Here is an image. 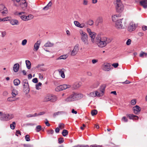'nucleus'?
<instances>
[{
  "label": "nucleus",
  "mask_w": 147,
  "mask_h": 147,
  "mask_svg": "<svg viewBox=\"0 0 147 147\" xmlns=\"http://www.w3.org/2000/svg\"><path fill=\"white\" fill-rule=\"evenodd\" d=\"M105 90V88L102 89V90L100 92H98L97 91H95V94L96 95V96L99 97L102 96L103 95L104 92Z\"/></svg>",
  "instance_id": "nucleus-19"
},
{
  "label": "nucleus",
  "mask_w": 147,
  "mask_h": 147,
  "mask_svg": "<svg viewBox=\"0 0 147 147\" xmlns=\"http://www.w3.org/2000/svg\"><path fill=\"white\" fill-rule=\"evenodd\" d=\"M116 10L119 12H122L124 9L123 5L121 0H116L115 3Z\"/></svg>",
  "instance_id": "nucleus-7"
},
{
  "label": "nucleus",
  "mask_w": 147,
  "mask_h": 147,
  "mask_svg": "<svg viewBox=\"0 0 147 147\" xmlns=\"http://www.w3.org/2000/svg\"><path fill=\"white\" fill-rule=\"evenodd\" d=\"M118 16L117 15H115L112 16V20L113 22H116V21L119 20Z\"/></svg>",
  "instance_id": "nucleus-26"
},
{
  "label": "nucleus",
  "mask_w": 147,
  "mask_h": 147,
  "mask_svg": "<svg viewBox=\"0 0 147 147\" xmlns=\"http://www.w3.org/2000/svg\"><path fill=\"white\" fill-rule=\"evenodd\" d=\"M79 50V45L76 44L74 47V48L71 52V56H74L78 53Z\"/></svg>",
  "instance_id": "nucleus-12"
},
{
  "label": "nucleus",
  "mask_w": 147,
  "mask_h": 147,
  "mask_svg": "<svg viewBox=\"0 0 147 147\" xmlns=\"http://www.w3.org/2000/svg\"><path fill=\"white\" fill-rule=\"evenodd\" d=\"M121 83L123 84H129L130 83V82H129V81L127 80L125 82H121Z\"/></svg>",
  "instance_id": "nucleus-63"
},
{
  "label": "nucleus",
  "mask_w": 147,
  "mask_h": 147,
  "mask_svg": "<svg viewBox=\"0 0 147 147\" xmlns=\"http://www.w3.org/2000/svg\"><path fill=\"white\" fill-rule=\"evenodd\" d=\"M64 127V124L63 123H60L59 124V128L62 129Z\"/></svg>",
  "instance_id": "nucleus-46"
},
{
  "label": "nucleus",
  "mask_w": 147,
  "mask_h": 147,
  "mask_svg": "<svg viewBox=\"0 0 147 147\" xmlns=\"http://www.w3.org/2000/svg\"><path fill=\"white\" fill-rule=\"evenodd\" d=\"M63 136H65L67 135L68 134V132L67 130L66 129H63L62 133Z\"/></svg>",
  "instance_id": "nucleus-37"
},
{
  "label": "nucleus",
  "mask_w": 147,
  "mask_h": 147,
  "mask_svg": "<svg viewBox=\"0 0 147 147\" xmlns=\"http://www.w3.org/2000/svg\"><path fill=\"white\" fill-rule=\"evenodd\" d=\"M119 65L118 63H114L112 64V65L115 68L117 67Z\"/></svg>",
  "instance_id": "nucleus-60"
},
{
  "label": "nucleus",
  "mask_w": 147,
  "mask_h": 147,
  "mask_svg": "<svg viewBox=\"0 0 147 147\" xmlns=\"http://www.w3.org/2000/svg\"><path fill=\"white\" fill-rule=\"evenodd\" d=\"M72 147H89L88 145H78Z\"/></svg>",
  "instance_id": "nucleus-51"
},
{
  "label": "nucleus",
  "mask_w": 147,
  "mask_h": 147,
  "mask_svg": "<svg viewBox=\"0 0 147 147\" xmlns=\"http://www.w3.org/2000/svg\"><path fill=\"white\" fill-rule=\"evenodd\" d=\"M64 113L63 111H58L57 112H55L53 114V116H56V115H58L60 114H61L62 113Z\"/></svg>",
  "instance_id": "nucleus-45"
},
{
  "label": "nucleus",
  "mask_w": 147,
  "mask_h": 147,
  "mask_svg": "<svg viewBox=\"0 0 147 147\" xmlns=\"http://www.w3.org/2000/svg\"><path fill=\"white\" fill-rule=\"evenodd\" d=\"M42 85V84L40 82H39L37 84L36 86V89L37 90H39L40 89V87Z\"/></svg>",
  "instance_id": "nucleus-42"
},
{
  "label": "nucleus",
  "mask_w": 147,
  "mask_h": 147,
  "mask_svg": "<svg viewBox=\"0 0 147 147\" xmlns=\"http://www.w3.org/2000/svg\"><path fill=\"white\" fill-rule=\"evenodd\" d=\"M25 138L26 141H29L30 140V136L28 135H27L25 136Z\"/></svg>",
  "instance_id": "nucleus-53"
},
{
  "label": "nucleus",
  "mask_w": 147,
  "mask_h": 147,
  "mask_svg": "<svg viewBox=\"0 0 147 147\" xmlns=\"http://www.w3.org/2000/svg\"><path fill=\"white\" fill-rule=\"evenodd\" d=\"M1 36L3 37L5 36L6 35V32L5 31H1Z\"/></svg>",
  "instance_id": "nucleus-62"
},
{
  "label": "nucleus",
  "mask_w": 147,
  "mask_h": 147,
  "mask_svg": "<svg viewBox=\"0 0 147 147\" xmlns=\"http://www.w3.org/2000/svg\"><path fill=\"white\" fill-rule=\"evenodd\" d=\"M86 30H87V32L89 34H91V33H92L93 32H92L91 31V30L89 28H87L86 29Z\"/></svg>",
  "instance_id": "nucleus-57"
},
{
  "label": "nucleus",
  "mask_w": 147,
  "mask_h": 147,
  "mask_svg": "<svg viewBox=\"0 0 147 147\" xmlns=\"http://www.w3.org/2000/svg\"><path fill=\"white\" fill-rule=\"evenodd\" d=\"M41 40H38L34 44V50L37 51L41 43Z\"/></svg>",
  "instance_id": "nucleus-15"
},
{
  "label": "nucleus",
  "mask_w": 147,
  "mask_h": 147,
  "mask_svg": "<svg viewBox=\"0 0 147 147\" xmlns=\"http://www.w3.org/2000/svg\"><path fill=\"white\" fill-rule=\"evenodd\" d=\"M138 25L133 22H131L128 27V30L129 32H132L137 27Z\"/></svg>",
  "instance_id": "nucleus-10"
},
{
  "label": "nucleus",
  "mask_w": 147,
  "mask_h": 147,
  "mask_svg": "<svg viewBox=\"0 0 147 147\" xmlns=\"http://www.w3.org/2000/svg\"><path fill=\"white\" fill-rule=\"evenodd\" d=\"M103 20L102 17H99L98 18L96 19L95 24L96 26H98L100 24H101Z\"/></svg>",
  "instance_id": "nucleus-22"
},
{
  "label": "nucleus",
  "mask_w": 147,
  "mask_h": 147,
  "mask_svg": "<svg viewBox=\"0 0 147 147\" xmlns=\"http://www.w3.org/2000/svg\"><path fill=\"white\" fill-rule=\"evenodd\" d=\"M16 99H15L14 97L13 96H11L8 97L7 99V100L10 102H11L16 100Z\"/></svg>",
  "instance_id": "nucleus-35"
},
{
  "label": "nucleus",
  "mask_w": 147,
  "mask_h": 147,
  "mask_svg": "<svg viewBox=\"0 0 147 147\" xmlns=\"http://www.w3.org/2000/svg\"><path fill=\"white\" fill-rule=\"evenodd\" d=\"M19 64L18 63L15 64L13 67V70L14 72H16L18 71L19 68Z\"/></svg>",
  "instance_id": "nucleus-24"
},
{
  "label": "nucleus",
  "mask_w": 147,
  "mask_h": 147,
  "mask_svg": "<svg viewBox=\"0 0 147 147\" xmlns=\"http://www.w3.org/2000/svg\"><path fill=\"white\" fill-rule=\"evenodd\" d=\"M24 86V90L26 94H28L29 92L30 88L28 82L27 80H23L22 82Z\"/></svg>",
  "instance_id": "nucleus-8"
},
{
  "label": "nucleus",
  "mask_w": 147,
  "mask_h": 147,
  "mask_svg": "<svg viewBox=\"0 0 147 147\" xmlns=\"http://www.w3.org/2000/svg\"><path fill=\"white\" fill-rule=\"evenodd\" d=\"M26 67L28 69H30L31 67V63L28 60H26Z\"/></svg>",
  "instance_id": "nucleus-27"
},
{
  "label": "nucleus",
  "mask_w": 147,
  "mask_h": 147,
  "mask_svg": "<svg viewBox=\"0 0 147 147\" xmlns=\"http://www.w3.org/2000/svg\"><path fill=\"white\" fill-rule=\"evenodd\" d=\"M71 85L69 84H63L55 88V90L57 91H59L66 89L70 88Z\"/></svg>",
  "instance_id": "nucleus-9"
},
{
  "label": "nucleus",
  "mask_w": 147,
  "mask_h": 147,
  "mask_svg": "<svg viewBox=\"0 0 147 147\" xmlns=\"http://www.w3.org/2000/svg\"><path fill=\"white\" fill-rule=\"evenodd\" d=\"M131 40L130 39H129L127 40L126 44L127 45H129L131 44Z\"/></svg>",
  "instance_id": "nucleus-56"
},
{
  "label": "nucleus",
  "mask_w": 147,
  "mask_h": 147,
  "mask_svg": "<svg viewBox=\"0 0 147 147\" xmlns=\"http://www.w3.org/2000/svg\"><path fill=\"white\" fill-rule=\"evenodd\" d=\"M145 55L146 57L147 55V53L142 51L140 54L139 56L140 57H143V55Z\"/></svg>",
  "instance_id": "nucleus-48"
},
{
  "label": "nucleus",
  "mask_w": 147,
  "mask_h": 147,
  "mask_svg": "<svg viewBox=\"0 0 147 147\" xmlns=\"http://www.w3.org/2000/svg\"><path fill=\"white\" fill-rule=\"evenodd\" d=\"M16 123L15 122H13L10 125V127L12 129H15L16 126Z\"/></svg>",
  "instance_id": "nucleus-38"
},
{
  "label": "nucleus",
  "mask_w": 147,
  "mask_h": 147,
  "mask_svg": "<svg viewBox=\"0 0 147 147\" xmlns=\"http://www.w3.org/2000/svg\"><path fill=\"white\" fill-rule=\"evenodd\" d=\"M59 74L61 75V77L63 78H65V75L64 74V72L65 71V69L62 68L61 69H59L58 70Z\"/></svg>",
  "instance_id": "nucleus-21"
},
{
  "label": "nucleus",
  "mask_w": 147,
  "mask_h": 147,
  "mask_svg": "<svg viewBox=\"0 0 147 147\" xmlns=\"http://www.w3.org/2000/svg\"><path fill=\"white\" fill-rule=\"evenodd\" d=\"M18 94V92L16 90H13L11 93L12 95L14 97H15Z\"/></svg>",
  "instance_id": "nucleus-36"
},
{
  "label": "nucleus",
  "mask_w": 147,
  "mask_h": 147,
  "mask_svg": "<svg viewBox=\"0 0 147 147\" xmlns=\"http://www.w3.org/2000/svg\"><path fill=\"white\" fill-rule=\"evenodd\" d=\"M127 116H128L129 118L130 119L136 120L138 119L139 118V117L138 116L133 114H127Z\"/></svg>",
  "instance_id": "nucleus-23"
},
{
  "label": "nucleus",
  "mask_w": 147,
  "mask_h": 147,
  "mask_svg": "<svg viewBox=\"0 0 147 147\" xmlns=\"http://www.w3.org/2000/svg\"><path fill=\"white\" fill-rule=\"evenodd\" d=\"M54 45V44L52 43H51L49 41H48L44 45V46L47 47H53Z\"/></svg>",
  "instance_id": "nucleus-30"
},
{
  "label": "nucleus",
  "mask_w": 147,
  "mask_h": 147,
  "mask_svg": "<svg viewBox=\"0 0 147 147\" xmlns=\"http://www.w3.org/2000/svg\"><path fill=\"white\" fill-rule=\"evenodd\" d=\"M131 103L132 105H134L136 104V101L135 100H132L131 101Z\"/></svg>",
  "instance_id": "nucleus-59"
},
{
  "label": "nucleus",
  "mask_w": 147,
  "mask_h": 147,
  "mask_svg": "<svg viewBox=\"0 0 147 147\" xmlns=\"http://www.w3.org/2000/svg\"><path fill=\"white\" fill-rule=\"evenodd\" d=\"M88 96L91 97H95L96 96V95L95 94V91L91 92L88 94Z\"/></svg>",
  "instance_id": "nucleus-40"
},
{
  "label": "nucleus",
  "mask_w": 147,
  "mask_h": 147,
  "mask_svg": "<svg viewBox=\"0 0 147 147\" xmlns=\"http://www.w3.org/2000/svg\"><path fill=\"white\" fill-rule=\"evenodd\" d=\"M27 41L26 39H24L23 40L22 42V45L23 46H24L26 45L27 42Z\"/></svg>",
  "instance_id": "nucleus-49"
},
{
  "label": "nucleus",
  "mask_w": 147,
  "mask_h": 147,
  "mask_svg": "<svg viewBox=\"0 0 147 147\" xmlns=\"http://www.w3.org/2000/svg\"><path fill=\"white\" fill-rule=\"evenodd\" d=\"M81 86V83L80 82H75L73 85V88L74 89H77Z\"/></svg>",
  "instance_id": "nucleus-25"
},
{
  "label": "nucleus",
  "mask_w": 147,
  "mask_h": 147,
  "mask_svg": "<svg viewBox=\"0 0 147 147\" xmlns=\"http://www.w3.org/2000/svg\"><path fill=\"white\" fill-rule=\"evenodd\" d=\"M37 116V114L36 113H35L34 114H29L26 115V117H35Z\"/></svg>",
  "instance_id": "nucleus-41"
},
{
  "label": "nucleus",
  "mask_w": 147,
  "mask_h": 147,
  "mask_svg": "<svg viewBox=\"0 0 147 147\" xmlns=\"http://www.w3.org/2000/svg\"><path fill=\"white\" fill-rule=\"evenodd\" d=\"M74 23L76 26L80 28H82L86 27V26L85 25V24L84 23L80 24L77 21H74Z\"/></svg>",
  "instance_id": "nucleus-16"
},
{
  "label": "nucleus",
  "mask_w": 147,
  "mask_h": 147,
  "mask_svg": "<svg viewBox=\"0 0 147 147\" xmlns=\"http://www.w3.org/2000/svg\"><path fill=\"white\" fill-rule=\"evenodd\" d=\"M124 20L125 21H126V19H124L123 18L121 19L118 20L115 22V27L119 29H122L123 28V25L122 24V21Z\"/></svg>",
  "instance_id": "nucleus-11"
},
{
  "label": "nucleus",
  "mask_w": 147,
  "mask_h": 147,
  "mask_svg": "<svg viewBox=\"0 0 147 147\" xmlns=\"http://www.w3.org/2000/svg\"><path fill=\"white\" fill-rule=\"evenodd\" d=\"M20 7L23 9H24L26 8L27 6V3H25L22 5H20Z\"/></svg>",
  "instance_id": "nucleus-50"
},
{
  "label": "nucleus",
  "mask_w": 147,
  "mask_h": 147,
  "mask_svg": "<svg viewBox=\"0 0 147 147\" xmlns=\"http://www.w3.org/2000/svg\"><path fill=\"white\" fill-rule=\"evenodd\" d=\"M112 40L111 38L104 37L102 38L101 40L98 42L97 44L100 47L103 48L105 47Z\"/></svg>",
  "instance_id": "nucleus-3"
},
{
  "label": "nucleus",
  "mask_w": 147,
  "mask_h": 147,
  "mask_svg": "<svg viewBox=\"0 0 147 147\" xmlns=\"http://www.w3.org/2000/svg\"><path fill=\"white\" fill-rule=\"evenodd\" d=\"M0 12L3 16H5L8 13V11L7 9L6 8H4L3 10L1 11Z\"/></svg>",
  "instance_id": "nucleus-28"
},
{
  "label": "nucleus",
  "mask_w": 147,
  "mask_h": 147,
  "mask_svg": "<svg viewBox=\"0 0 147 147\" xmlns=\"http://www.w3.org/2000/svg\"><path fill=\"white\" fill-rule=\"evenodd\" d=\"M83 94H81L73 93L67 98L65 100L67 102L73 101L80 99L83 97Z\"/></svg>",
  "instance_id": "nucleus-1"
},
{
  "label": "nucleus",
  "mask_w": 147,
  "mask_h": 147,
  "mask_svg": "<svg viewBox=\"0 0 147 147\" xmlns=\"http://www.w3.org/2000/svg\"><path fill=\"white\" fill-rule=\"evenodd\" d=\"M102 69L105 71H108L111 69L110 65L108 63H104L102 66Z\"/></svg>",
  "instance_id": "nucleus-14"
},
{
  "label": "nucleus",
  "mask_w": 147,
  "mask_h": 147,
  "mask_svg": "<svg viewBox=\"0 0 147 147\" xmlns=\"http://www.w3.org/2000/svg\"><path fill=\"white\" fill-rule=\"evenodd\" d=\"M13 118L12 115L7 114L5 113L0 112V120L2 121H8Z\"/></svg>",
  "instance_id": "nucleus-5"
},
{
  "label": "nucleus",
  "mask_w": 147,
  "mask_h": 147,
  "mask_svg": "<svg viewBox=\"0 0 147 147\" xmlns=\"http://www.w3.org/2000/svg\"><path fill=\"white\" fill-rule=\"evenodd\" d=\"M24 14V12H21L18 13V15H19V16L22 20L26 21L31 20L34 17L32 15L30 14L27 16L25 15Z\"/></svg>",
  "instance_id": "nucleus-6"
},
{
  "label": "nucleus",
  "mask_w": 147,
  "mask_h": 147,
  "mask_svg": "<svg viewBox=\"0 0 147 147\" xmlns=\"http://www.w3.org/2000/svg\"><path fill=\"white\" fill-rule=\"evenodd\" d=\"M4 8L6 7H5L2 4H0V12H1V11L3 10Z\"/></svg>",
  "instance_id": "nucleus-54"
},
{
  "label": "nucleus",
  "mask_w": 147,
  "mask_h": 147,
  "mask_svg": "<svg viewBox=\"0 0 147 147\" xmlns=\"http://www.w3.org/2000/svg\"><path fill=\"white\" fill-rule=\"evenodd\" d=\"M41 129V126L40 125L37 126L35 129L36 131L37 132H39Z\"/></svg>",
  "instance_id": "nucleus-34"
},
{
  "label": "nucleus",
  "mask_w": 147,
  "mask_h": 147,
  "mask_svg": "<svg viewBox=\"0 0 147 147\" xmlns=\"http://www.w3.org/2000/svg\"><path fill=\"white\" fill-rule=\"evenodd\" d=\"M9 22L10 24L12 25H17L19 24L18 21L16 19H11V18Z\"/></svg>",
  "instance_id": "nucleus-18"
},
{
  "label": "nucleus",
  "mask_w": 147,
  "mask_h": 147,
  "mask_svg": "<svg viewBox=\"0 0 147 147\" xmlns=\"http://www.w3.org/2000/svg\"><path fill=\"white\" fill-rule=\"evenodd\" d=\"M136 2H140V5L144 9L147 8V0H135Z\"/></svg>",
  "instance_id": "nucleus-13"
},
{
  "label": "nucleus",
  "mask_w": 147,
  "mask_h": 147,
  "mask_svg": "<svg viewBox=\"0 0 147 147\" xmlns=\"http://www.w3.org/2000/svg\"><path fill=\"white\" fill-rule=\"evenodd\" d=\"M102 39V38H101L99 35L97 36L96 38V42H97V43L99 42Z\"/></svg>",
  "instance_id": "nucleus-44"
},
{
  "label": "nucleus",
  "mask_w": 147,
  "mask_h": 147,
  "mask_svg": "<svg viewBox=\"0 0 147 147\" xmlns=\"http://www.w3.org/2000/svg\"><path fill=\"white\" fill-rule=\"evenodd\" d=\"M52 3L51 1H50L48 4L43 8V9L45 10H47L51 7Z\"/></svg>",
  "instance_id": "nucleus-29"
},
{
  "label": "nucleus",
  "mask_w": 147,
  "mask_h": 147,
  "mask_svg": "<svg viewBox=\"0 0 147 147\" xmlns=\"http://www.w3.org/2000/svg\"><path fill=\"white\" fill-rule=\"evenodd\" d=\"M88 1L86 0L83 1V4L84 5H87L88 4Z\"/></svg>",
  "instance_id": "nucleus-61"
},
{
  "label": "nucleus",
  "mask_w": 147,
  "mask_h": 147,
  "mask_svg": "<svg viewBox=\"0 0 147 147\" xmlns=\"http://www.w3.org/2000/svg\"><path fill=\"white\" fill-rule=\"evenodd\" d=\"M90 147H102L101 145H98L96 144L92 145Z\"/></svg>",
  "instance_id": "nucleus-55"
},
{
  "label": "nucleus",
  "mask_w": 147,
  "mask_h": 147,
  "mask_svg": "<svg viewBox=\"0 0 147 147\" xmlns=\"http://www.w3.org/2000/svg\"><path fill=\"white\" fill-rule=\"evenodd\" d=\"M68 56L67 55H62L56 59L57 60L60 59H65Z\"/></svg>",
  "instance_id": "nucleus-31"
},
{
  "label": "nucleus",
  "mask_w": 147,
  "mask_h": 147,
  "mask_svg": "<svg viewBox=\"0 0 147 147\" xmlns=\"http://www.w3.org/2000/svg\"><path fill=\"white\" fill-rule=\"evenodd\" d=\"M10 18L11 17H6L2 19V21H9Z\"/></svg>",
  "instance_id": "nucleus-39"
},
{
  "label": "nucleus",
  "mask_w": 147,
  "mask_h": 147,
  "mask_svg": "<svg viewBox=\"0 0 147 147\" xmlns=\"http://www.w3.org/2000/svg\"><path fill=\"white\" fill-rule=\"evenodd\" d=\"M133 111L135 114H137L141 111L140 108L138 105H136L133 108Z\"/></svg>",
  "instance_id": "nucleus-17"
},
{
  "label": "nucleus",
  "mask_w": 147,
  "mask_h": 147,
  "mask_svg": "<svg viewBox=\"0 0 147 147\" xmlns=\"http://www.w3.org/2000/svg\"><path fill=\"white\" fill-rule=\"evenodd\" d=\"M32 82L34 83H36L38 82V80L37 78H35L33 79Z\"/></svg>",
  "instance_id": "nucleus-64"
},
{
  "label": "nucleus",
  "mask_w": 147,
  "mask_h": 147,
  "mask_svg": "<svg viewBox=\"0 0 147 147\" xmlns=\"http://www.w3.org/2000/svg\"><path fill=\"white\" fill-rule=\"evenodd\" d=\"M89 35L91 38V41L92 43H94V39L96 37V34L94 32H92Z\"/></svg>",
  "instance_id": "nucleus-20"
},
{
  "label": "nucleus",
  "mask_w": 147,
  "mask_h": 147,
  "mask_svg": "<svg viewBox=\"0 0 147 147\" xmlns=\"http://www.w3.org/2000/svg\"><path fill=\"white\" fill-rule=\"evenodd\" d=\"M80 34L82 42L85 45H88L89 42L88 40V36L86 33L82 30H80Z\"/></svg>",
  "instance_id": "nucleus-4"
},
{
  "label": "nucleus",
  "mask_w": 147,
  "mask_h": 147,
  "mask_svg": "<svg viewBox=\"0 0 147 147\" xmlns=\"http://www.w3.org/2000/svg\"><path fill=\"white\" fill-rule=\"evenodd\" d=\"M20 80L18 79H16L13 81V83L15 86H18L20 84Z\"/></svg>",
  "instance_id": "nucleus-32"
},
{
  "label": "nucleus",
  "mask_w": 147,
  "mask_h": 147,
  "mask_svg": "<svg viewBox=\"0 0 147 147\" xmlns=\"http://www.w3.org/2000/svg\"><path fill=\"white\" fill-rule=\"evenodd\" d=\"M59 143L60 144H61L64 142V140L63 138H61L59 139L58 140Z\"/></svg>",
  "instance_id": "nucleus-52"
},
{
  "label": "nucleus",
  "mask_w": 147,
  "mask_h": 147,
  "mask_svg": "<svg viewBox=\"0 0 147 147\" xmlns=\"http://www.w3.org/2000/svg\"><path fill=\"white\" fill-rule=\"evenodd\" d=\"M47 132L48 134H53L54 133V131L52 129H49L47 131Z\"/></svg>",
  "instance_id": "nucleus-43"
},
{
  "label": "nucleus",
  "mask_w": 147,
  "mask_h": 147,
  "mask_svg": "<svg viewBox=\"0 0 147 147\" xmlns=\"http://www.w3.org/2000/svg\"><path fill=\"white\" fill-rule=\"evenodd\" d=\"M97 113V111L96 110H94L92 111L91 114L92 116L96 115Z\"/></svg>",
  "instance_id": "nucleus-47"
},
{
  "label": "nucleus",
  "mask_w": 147,
  "mask_h": 147,
  "mask_svg": "<svg viewBox=\"0 0 147 147\" xmlns=\"http://www.w3.org/2000/svg\"><path fill=\"white\" fill-rule=\"evenodd\" d=\"M25 3H27L25 0H22L21 1L20 3V5H24V4Z\"/></svg>",
  "instance_id": "nucleus-58"
},
{
  "label": "nucleus",
  "mask_w": 147,
  "mask_h": 147,
  "mask_svg": "<svg viewBox=\"0 0 147 147\" xmlns=\"http://www.w3.org/2000/svg\"><path fill=\"white\" fill-rule=\"evenodd\" d=\"M57 100V97L55 95L51 94H47L43 98L44 102L50 101L52 102H54Z\"/></svg>",
  "instance_id": "nucleus-2"
},
{
  "label": "nucleus",
  "mask_w": 147,
  "mask_h": 147,
  "mask_svg": "<svg viewBox=\"0 0 147 147\" xmlns=\"http://www.w3.org/2000/svg\"><path fill=\"white\" fill-rule=\"evenodd\" d=\"M94 23V22L93 20H89L86 22V24L87 25L91 26Z\"/></svg>",
  "instance_id": "nucleus-33"
}]
</instances>
